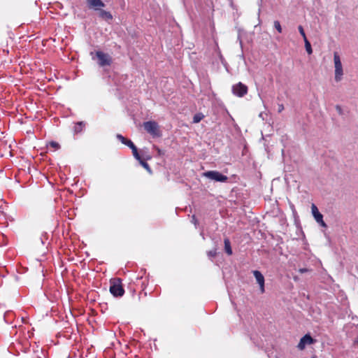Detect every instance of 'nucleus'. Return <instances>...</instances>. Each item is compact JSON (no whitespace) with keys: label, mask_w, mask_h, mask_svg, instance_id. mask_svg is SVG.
<instances>
[{"label":"nucleus","mask_w":358,"mask_h":358,"mask_svg":"<svg viewBox=\"0 0 358 358\" xmlns=\"http://www.w3.org/2000/svg\"><path fill=\"white\" fill-rule=\"evenodd\" d=\"M143 127L145 130L152 137L157 138L162 136L159 124L155 121H147L144 122Z\"/></svg>","instance_id":"nucleus-1"},{"label":"nucleus","mask_w":358,"mask_h":358,"mask_svg":"<svg viewBox=\"0 0 358 358\" xmlns=\"http://www.w3.org/2000/svg\"><path fill=\"white\" fill-rule=\"evenodd\" d=\"M202 176L206 178H208L216 182H224L228 180L227 176L223 175L222 173L217 171H208L203 172L202 173Z\"/></svg>","instance_id":"nucleus-2"},{"label":"nucleus","mask_w":358,"mask_h":358,"mask_svg":"<svg viewBox=\"0 0 358 358\" xmlns=\"http://www.w3.org/2000/svg\"><path fill=\"white\" fill-rule=\"evenodd\" d=\"M334 62L335 67V80L339 82L342 80L343 71L341 58L338 52H334Z\"/></svg>","instance_id":"nucleus-3"},{"label":"nucleus","mask_w":358,"mask_h":358,"mask_svg":"<svg viewBox=\"0 0 358 358\" xmlns=\"http://www.w3.org/2000/svg\"><path fill=\"white\" fill-rule=\"evenodd\" d=\"M117 138L121 141V143L124 145H127L132 150V154L135 159L139 158V152L136 146L134 144V143L124 137L122 134H117Z\"/></svg>","instance_id":"nucleus-4"},{"label":"nucleus","mask_w":358,"mask_h":358,"mask_svg":"<svg viewBox=\"0 0 358 358\" xmlns=\"http://www.w3.org/2000/svg\"><path fill=\"white\" fill-rule=\"evenodd\" d=\"M96 55L100 66H110L112 64V57L108 54L101 51H96Z\"/></svg>","instance_id":"nucleus-5"},{"label":"nucleus","mask_w":358,"mask_h":358,"mask_svg":"<svg viewBox=\"0 0 358 358\" xmlns=\"http://www.w3.org/2000/svg\"><path fill=\"white\" fill-rule=\"evenodd\" d=\"M110 292L115 297H120L123 296L124 289H123L120 280L118 279L117 281L113 282L110 287Z\"/></svg>","instance_id":"nucleus-6"},{"label":"nucleus","mask_w":358,"mask_h":358,"mask_svg":"<svg viewBox=\"0 0 358 358\" xmlns=\"http://www.w3.org/2000/svg\"><path fill=\"white\" fill-rule=\"evenodd\" d=\"M248 92V87L241 82L232 86V93L236 96L243 97L247 94Z\"/></svg>","instance_id":"nucleus-7"},{"label":"nucleus","mask_w":358,"mask_h":358,"mask_svg":"<svg viewBox=\"0 0 358 358\" xmlns=\"http://www.w3.org/2000/svg\"><path fill=\"white\" fill-rule=\"evenodd\" d=\"M252 273L257 280V282L259 285V289H260L261 293H264L265 292L264 275H262V273L260 271H259L257 270L253 271Z\"/></svg>","instance_id":"nucleus-8"},{"label":"nucleus","mask_w":358,"mask_h":358,"mask_svg":"<svg viewBox=\"0 0 358 358\" xmlns=\"http://www.w3.org/2000/svg\"><path fill=\"white\" fill-rule=\"evenodd\" d=\"M313 343L314 340L313 339V338L309 334H306L301 338L297 345V348L299 350H302L306 348V345H310Z\"/></svg>","instance_id":"nucleus-9"},{"label":"nucleus","mask_w":358,"mask_h":358,"mask_svg":"<svg viewBox=\"0 0 358 358\" xmlns=\"http://www.w3.org/2000/svg\"><path fill=\"white\" fill-rule=\"evenodd\" d=\"M311 211L316 222L320 219L323 218L322 214L319 212L317 207L314 203L311 205Z\"/></svg>","instance_id":"nucleus-10"},{"label":"nucleus","mask_w":358,"mask_h":358,"mask_svg":"<svg viewBox=\"0 0 358 358\" xmlns=\"http://www.w3.org/2000/svg\"><path fill=\"white\" fill-rule=\"evenodd\" d=\"M85 127V123L84 122H78L74 125L73 131L75 134H79L83 131Z\"/></svg>","instance_id":"nucleus-11"},{"label":"nucleus","mask_w":358,"mask_h":358,"mask_svg":"<svg viewBox=\"0 0 358 358\" xmlns=\"http://www.w3.org/2000/svg\"><path fill=\"white\" fill-rule=\"evenodd\" d=\"M99 15L101 18L107 21L111 20L113 19L112 14L110 12L104 10H100Z\"/></svg>","instance_id":"nucleus-12"},{"label":"nucleus","mask_w":358,"mask_h":358,"mask_svg":"<svg viewBox=\"0 0 358 358\" xmlns=\"http://www.w3.org/2000/svg\"><path fill=\"white\" fill-rule=\"evenodd\" d=\"M136 160H138L140 163V164L145 169L147 170V171L149 173H152V171L150 168V166H149V164L145 162V160L143 159V158L141 157V155L139 154V158L138 159H136Z\"/></svg>","instance_id":"nucleus-13"},{"label":"nucleus","mask_w":358,"mask_h":358,"mask_svg":"<svg viewBox=\"0 0 358 358\" xmlns=\"http://www.w3.org/2000/svg\"><path fill=\"white\" fill-rule=\"evenodd\" d=\"M87 3L90 7H103L105 4L101 0H87Z\"/></svg>","instance_id":"nucleus-14"},{"label":"nucleus","mask_w":358,"mask_h":358,"mask_svg":"<svg viewBox=\"0 0 358 358\" xmlns=\"http://www.w3.org/2000/svg\"><path fill=\"white\" fill-rule=\"evenodd\" d=\"M224 250L226 253L229 255H232V249L231 247V243L228 238H225L224 239Z\"/></svg>","instance_id":"nucleus-15"},{"label":"nucleus","mask_w":358,"mask_h":358,"mask_svg":"<svg viewBox=\"0 0 358 358\" xmlns=\"http://www.w3.org/2000/svg\"><path fill=\"white\" fill-rule=\"evenodd\" d=\"M304 43H305V48H306V52H308V55H311L313 53V49H312L310 43L309 42V41L308 39H306L304 41Z\"/></svg>","instance_id":"nucleus-16"},{"label":"nucleus","mask_w":358,"mask_h":358,"mask_svg":"<svg viewBox=\"0 0 358 358\" xmlns=\"http://www.w3.org/2000/svg\"><path fill=\"white\" fill-rule=\"evenodd\" d=\"M204 117V115L202 113H196L193 117V122L194 123H198Z\"/></svg>","instance_id":"nucleus-17"},{"label":"nucleus","mask_w":358,"mask_h":358,"mask_svg":"<svg viewBox=\"0 0 358 358\" xmlns=\"http://www.w3.org/2000/svg\"><path fill=\"white\" fill-rule=\"evenodd\" d=\"M13 315V313L12 311H7L5 314H4V320L6 323H10L11 321H10V317H12Z\"/></svg>","instance_id":"nucleus-18"},{"label":"nucleus","mask_w":358,"mask_h":358,"mask_svg":"<svg viewBox=\"0 0 358 358\" xmlns=\"http://www.w3.org/2000/svg\"><path fill=\"white\" fill-rule=\"evenodd\" d=\"M273 25H274L275 29L278 31V33H280V34L282 33V27H281L279 21H278V20L274 21Z\"/></svg>","instance_id":"nucleus-19"},{"label":"nucleus","mask_w":358,"mask_h":358,"mask_svg":"<svg viewBox=\"0 0 358 358\" xmlns=\"http://www.w3.org/2000/svg\"><path fill=\"white\" fill-rule=\"evenodd\" d=\"M141 154H142L141 157H143V159H144V160H145V161H146V160H150V159H151V156H150V155L148 154V152H147L144 149L141 150Z\"/></svg>","instance_id":"nucleus-20"},{"label":"nucleus","mask_w":358,"mask_h":358,"mask_svg":"<svg viewBox=\"0 0 358 358\" xmlns=\"http://www.w3.org/2000/svg\"><path fill=\"white\" fill-rule=\"evenodd\" d=\"M298 29H299V31L300 34H301V36L303 37V41H305L306 39H307V37H306V33H305V31H304L303 27L301 25H299V26L298 27Z\"/></svg>","instance_id":"nucleus-21"},{"label":"nucleus","mask_w":358,"mask_h":358,"mask_svg":"<svg viewBox=\"0 0 358 358\" xmlns=\"http://www.w3.org/2000/svg\"><path fill=\"white\" fill-rule=\"evenodd\" d=\"M49 146L50 148H52L55 150L59 149L60 147L59 144L55 141H51L49 143Z\"/></svg>","instance_id":"nucleus-22"},{"label":"nucleus","mask_w":358,"mask_h":358,"mask_svg":"<svg viewBox=\"0 0 358 358\" xmlns=\"http://www.w3.org/2000/svg\"><path fill=\"white\" fill-rule=\"evenodd\" d=\"M207 255L208 256L209 258H213L215 257L216 255H217V251L216 250H210L207 252Z\"/></svg>","instance_id":"nucleus-23"},{"label":"nucleus","mask_w":358,"mask_h":358,"mask_svg":"<svg viewBox=\"0 0 358 358\" xmlns=\"http://www.w3.org/2000/svg\"><path fill=\"white\" fill-rule=\"evenodd\" d=\"M321 227H324V228H327V224L324 222V221L323 220V218H321L317 222Z\"/></svg>","instance_id":"nucleus-24"},{"label":"nucleus","mask_w":358,"mask_h":358,"mask_svg":"<svg viewBox=\"0 0 358 358\" xmlns=\"http://www.w3.org/2000/svg\"><path fill=\"white\" fill-rule=\"evenodd\" d=\"M336 111L338 112V113L339 115H343V109H342L341 106L337 105L336 106Z\"/></svg>","instance_id":"nucleus-25"},{"label":"nucleus","mask_w":358,"mask_h":358,"mask_svg":"<svg viewBox=\"0 0 358 358\" xmlns=\"http://www.w3.org/2000/svg\"><path fill=\"white\" fill-rule=\"evenodd\" d=\"M284 108H284V106L282 103L278 104V113H281L284 110Z\"/></svg>","instance_id":"nucleus-26"},{"label":"nucleus","mask_w":358,"mask_h":358,"mask_svg":"<svg viewBox=\"0 0 358 358\" xmlns=\"http://www.w3.org/2000/svg\"><path fill=\"white\" fill-rule=\"evenodd\" d=\"M220 59L221 62H222L224 65L227 64V62H226V61H225L224 58L223 57V56L222 55V54H221V53H220Z\"/></svg>","instance_id":"nucleus-27"},{"label":"nucleus","mask_w":358,"mask_h":358,"mask_svg":"<svg viewBox=\"0 0 358 358\" xmlns=\"http://www.w3.org/2000/svg\"><path fill=\"white\" fill-rule=\"evenodd\" d=\"M192 222L194 224L195 226H196L197 224H198V220L196 218V216L195 215H192Z\"/></svg>","instance_id":"nucleus-28"},{"label":"nucleus","mask_w":358,"mask_h":358,"mask_svg":"<svg viewBox=\"0 0 358 358\" xmlns=\"http://www.w3.org/2000/svg\"><path fill=\"white\" fill-rule=\"evenodd\" d=\"M307 271H308L307 268H301L299 270V272L301 273H303L306 272Z\"/></svg>","instance_id":"nucleus-29"},{"label":"nucleus","mask_w":358,"mask_h":358,"mask_svg":"<svg viewBox=\"0 0 358 358\" xmlns=\"http://www.w3.org/2000/svg\"><path fill=\"white\" fill-rule=\"evenodd\" d=\"M259 117H262V119L264 120V117H263V113H260V114H259Z\"/></svg>","instance_id":"nucleus-30"},{"label":"nucleus","mask_w":358,"mask_h":358,"mask_svg":"<svg viewBox=\"0 0 358 358\" xmlns=\"http://www.w3.org/2000/svg\"><path fill=\"white\" fill-rule=\"evenodd\" d=\"M157 151H158V152H159V153H160V152H161V150H160V149H159V148H157Z\"/></svg>","instance_id":"nucleus-31"}]
</instances>
